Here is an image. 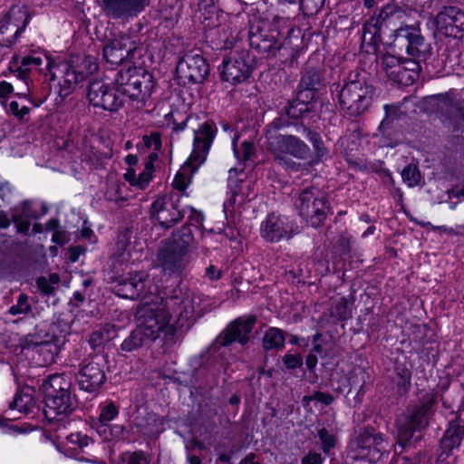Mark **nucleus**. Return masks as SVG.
<instances>
[{
	"label": "nucleus",
	"mask_w": 464,
	"mask_h": 464,
	"mask_svg": "<svg viewBox=\"0 0 464 464\" xmlns=\"http://www.w3.org/2000/svg\"><path fill=\"white\" fill-rule=\"evenodd\" d=\"M405 13L392 5H386L377 15L379 23L384 30V34L389 33L395 41L399 40L400 30L408 29L410 26L403 27V18Z\"/></svg>",
	"instance_id": "c85d7f7f"
},
{
	"label": "nucleus",
	"mask_w": 464,
	"mask_h": 464,
	"mask_svg": "<svg viewBox=\"0 0 464 464\" xmlns=\"http://www.w3.org/2000/svg\"><path fill=\"white\" fill-rule=\"evenodd\" d=\"M404 61L399 57L386 53L382 57V70L385 72L386 76L392 82L395 76H398L399 71Z\"/></svg>",
	"instance_id": "c03bdc74"
},
{
	"label": "nucleus",
	"mask_w": 464,
	"mask_h": 464,
	"mask_svg": "<svg viewBox=\"0 0 464 464\" xmlns=\"http://www.w3.org/2000/svg\"><path fill=\"white\" fill-rule=\"evenodd\" d=\"M150 214L160 227L169 228L185 217V208H179V199L173 195H165L152 203Z\"/></svg>",
	"instance_id": "a211bd4d"
},
{
	"label": "nucleus",
	"mask_w": 464,
	"mask_h": 464,
	"mask_svg": "<svg viewBox=\"0 0 464 464\" xmlns=\"http://www.w3.org/2000/svg\"><path fill=\"white\" fill-rule=\"evenodd\" d=\"M106 14L113 19L136 16L142 12L149 0H102Z\"/></svg>",
	"instance_id": "a878e982"
},
{
	"label": "nucleus",
	"mask_w": 464,
	"mask_h": 464,
	"mask_svg": "<svg viewBox=\"0 0 464 464\" xmlns=\"http://www.w3.org/2000/svg\"><path fill=\"white\" fill-rule=\"evenodd\" d=\"M28 24L26 10L22 6H13L0 18V45H11Z\"/></svg>",
	"instance_id": "f3484780"
},
{
	"label": "nucleus",
	"mask_w": 464,
	"mask_h": 464,
	"mask_svg": "<svg viewBox=\"0 0 464 464\" xmlns=\"http://www.w3.org/2000/svg\"><path fill=\"white\" fill-rule=\"evenodd\" d=\"M233 172L236 169L229 170L228 188L231 191V198L225 203V208L241 206L246 200H250L253 194L252 181L244 180L243 179H234Z\"/></svg>",
	"instance_id": "2f4dec72"
},
{
	"label": "nucleus",
	"mask_w": 464,
	"mask_h": 464,
	"mask_svg": "<svg viewBox=\"0 0 464 464\" xmlns=\"http://www.w3.org/2000/svg\"><path fill=\"white\" fill-rule=\"evenodd\" d=\"M464 439V426L450 423L440 440L438 459L446 460L455 449H458Z\"/></svg>",
	"instance_id": "c756f323"
},
{
	"label": "nucleus",
	"mask_w": 464,
	"mask_h": 464,
	"mask_svg": "<svg viewBox=\"0 0 464 464\" xmlns=\"http://www.w3.org/2000/svg\"><path fill=\"white\" fill-rule=\"evenodd\" d=\"M198 169V167L189 163V159H188L186 163L176 173L172 181L173 188L179 192H184L191 181L192 175Z\"/></svg>",
	"instance_id": "ea45409f"
},
{
	"label": "nucleus",
	"mask_w": 464,
	"mask_h": 464,
	"mask_svg": "<svg viewBox=\"0 0 464 464\" xmlns=\"http://www.w3.org/2000/svg\"><path fill=\"white\" fill-rule=\"evenodd\" d=\"M162 147L161 137L160 132L153 131L144 135L142 138V148L150 150H160Z\"/></svg>",
	"instance_id": "5fc2aeb1"
},
{
	"label": "nucleus",
	"mask_w": 464,
	"mask_h": 464,
	"mask_svg": "<svg viewBox=\"0 0 464 464\" xmlns=\"http://www.w3.org/2000/svg\"><path fill=\"white\" fill-rule=\"evenodd\" d=\"M324 458L321 453L309 451L308 454L304 456L301 459V464H323Z\"/></svg>",
	"instance_id": "774afa93"
},
{
	"label": "nucleus",
	"mask_w": 464,
	"mask_h": 464,
	"mask_svg": "<svg viewBox=\"0 0 464 464\" xmlns=\"http://www.w3.org/2000/svg\"><path fill=\"white\" fill-rule=\"evenodd\" d=\"M148 322L142 321L130 333L121 344V351L131 353L157 342L166 351L177 343L182 325L178 327L176 324H171V321H153V324L148 325Z\"/></svg>",
	"instance_id": "20e7f679"
},
{
	"label": "nucleus",
	"mask_w": 464,
	"mask_h": 464,
	"mask_svg": "<svg viewBox=\"0 0 464 464\" xmlns=\"http://www.w3.org/2000/svg\"><path fill=\"white\" fill-rule=\"evenodd\" d=\"M349 451L357 460L377 463L390 454L389 441L385 434L373 426L367 425L360 429L348 443Z\"/></svg>",
	"instance_id": "0eeeda50"
},
{
	"label": "nucleus",
	"mask_w": 464,
	"mask_h": 464,
	"mask_svg": "<svg viewBox=\"0 0 464 464\" xmlns=\"http://www.w3.org/2000/svg\"><path fill=\"white\" fill-rule=\"evenodd\" d=\"M436 321H430L429 324H411V341L416 343H430L437 341Z\"/></svg>",
	"instance_id": "473e14b6"
},
{
	"label": "nucleus",
	"mask_w": 464,
	"mask_h": 464,
	"mask_svg": "<svg viewBox=\"0 0 464 464\" xmlns=\"http://www.w3.org/2000/svg\"><path fill=\"white\" fill-rule=\"evenodd\" d=\"M109 338L105 336L102 330L93 331L90 336L88 343L92 350H96L98 347L103 345Z\"/></svg>",
	"instance_id": "052dcab7"
},
{
	"label": "nucleus",
	"mask_w": 464,
	"mask_h": 464,
	"mask_svg": "<svg viewBox=\"0 0 464 464\" xmlns=\"http://www.w3.org/2000/svg\"><path fill=\"white\" fill-rule=\"evenodd\" d=\"M120 403L106 399L98 404L97 417L91 419L90 426L103 442L133 444L139 441L145 434L143 426L137 419L123 424L113 423L120 417Z\"/></svg>",
	"instance_id": "f257e3e1"
},
{
	"label": "nucleus",
	"mask_w": 464,
	"mask_h": 464,
	"mask_svg": "<svg viewBox=\"0 0 464 464\" xmlns=\"http://www.w3.org/2000/svg\"><path fill=\"white\" fill-rule=\"evenodd\" d=\"M113 464H150L148 455L141 450L121 452Z\"/></svg>",
	"instance_id": "de8ad7c7"
},
{
	"label": "nucleus",
	"mask_w": 464,
	"mask_h": 464,
	"mask_svg": "<svg viewBox=\"0 0 464 464\" xmlns=\"http://www.w3.org/2000/svg\"><path fill=\"white\" fill-rule=\"evenodd\" d=\"M153 172L150 168L143 169L139 174L132 168L127 169L124 173V179L132 187L138 189H145L153 178Z\"/></svg>",
	"instance_id": "58836bf2"
},
{
	"label": "nucleus",
	"mask_w": 464,
	"mask_h": 464,
	"mask_svg": "<svg viewBox=\"0 0 464 464\" xmlns=\"http://www.w3.org/2000/svg\"><path fill=\"white\" fill-rule=\"evenodd\" d=\"M148 275L145 272L130 273L126 277L121 278L114 285V293L126 299H136L145 290Z\"/></svg>",
	"instance_id": "393cba45"
},
{
	"label": "nucleus",
	"mask_w": 464,
	"mask_h": 464,
	"mask_svg": "<svg viewBox=\"0 0 464 464\" xmlns=\"http://www.w3.org/2000/svg\"><path fill=\"white\" fill-rule=\"evenodd\" d=\"M295 207L299 216L314 227L324 221L329 211L325 197L315 188H306L300 192Z\"/></svg>",
	"instance_id": "ddd939ff"
},
{
	"label": "nucleus",
	"mask_w": 464,
	"mask_h": 464,
	"mask_svg": "<svg viewBox=\"0 0 464 464\" xmlns=\"http://www.w3.org/2000/svg\"><path fill=\"white\" fill-rule=\"evenodd\" d=\"M188 214L190 223L194 226H200L203 223L204 216L200 211L193 208H185V215Z\"/></svg>",
	"instance_id": "338daca9"
},
{
	"label": "nucleus",
	"mask_w": 464,
	"mask_h": 464,
	"mask_svg": "<svg viewBox=\"0 0 464 464\" xmlns=\"http://www.w3.org/2000/svg\"><path fill=\"white\" fill-rule=\"evenodd\" d=\"M193 243V236L188 227H183L172 235L158 254V261L165 272L179 273L188 263L187 254Z\"/></svg>",
	"instance_id": "6e6552de"
},
{
	"label": "nucleus",
	"mask_w": 464,
	"mask_h": 464,
	"mask_svg": "<svg viewBox=\"0 0 464 464\" xmlns=\"http://www.w3.org/2000/svg\"><path fill=\"white\" fill-rule=\"evenodd\" d=\"M285 334L284 332L278 328H269L264 336L263 346L265 350H280L285 346Z\"/></svg>",
	"instance_id": "37998d69"
},
{
	"label": "nucleus",
	"mask_w": 464,
	"mask_h": 464,
	"mask_svg": "<svg viewBox=\"0 0 464 464\" xmlns=\"http://www.w3.org/2000/svg\"><path fill=\"white\" fill-rule=\"evenodd\" d=\"M382 34H384V30H382L377 16H372L363 24L362 44L375 47L382 41Z\"/></svg>",
	"instance_id": "c9c22d12"
},
{
	"label": "nucleus",
	"mask_w": 464,
	"mask_h": 464,
	"mask_svg": "<svg viewBox=\"0 0 464 464\" xmlns=\"http://www.w3.org/2000/svg\"><path fill=\"white\" fill-rule=\"evenodd\" d=\"M115 82L122 97L125 95L138 103H144L153 88L151 74L140 67L118 72Z\"/></svg>",
	"instance_id": "1a4fd4ad"
},
{
	"label": "nucleus",
	"mask_w": 464,
	"mask_h": 464,
	"mask_svg": "<svg viewBox=\"0 0 464 464\" xmlns=\"http://www.w3.org/2000/svg\"><path fill=\"white\" fill-rule=\"evenodd\" d=\"M293 31L292 28H288L285 34L278 32L275 24L267 34L258 26L252 25L249 30V43L253 48L260 53L275 55L277 51L289 44L290 40L286 35L293 33Z\"/></svg>",
	"instance_id": "dca6fc26"
},
{
	"label": "nucleus",
	"mask_w": 464,
	"mask_h": 464,
	"mask_svg": "<svg viewBox=\"0 0 464 464\" xmlns=\"http://www.w3.org/2000/svg\"><path fill=\"white\" fill-rule=\"evenodd\" d=\"M30 311V305L28 304V297L24 295H21L18 298L17 304L13 305L9 309V313L12 315L26 314Z\"/></svg>",
	"instance_id": "bf43d9fd"
},
{
	"label": "nucleus",
	"mask_w": 464,
	"mask_h": 464,
	"mask_svg": "<svg viewBox=\"0 0 464 464\" xmlns=\"http://www.w3.org/2000/svg\"><path fill=\"white\" fill-rule=\"evenodd\" d=\"M232 145H233L235 156L237 159H240L242 160H247L254 154V151H255L254 144L250 141H244L241 144L240 149L238 150L237 148V139L233 138Z\"/></svg>",
	"instance_id": "3c124183"
},
{
	"label": "nucleus",
	"mask_w": 464,
	"mask_h": 464,
	"mask_svg": "<svg viewBox=\"0 0 464 464\" xmlns=\"http://www.w3.org/2000/svg\"><path fill=\"white\" fill-rule=\"evenodd\" d=\"M399 44L405 46L409 55L417 59H426L430 53L429 44L420 32L413 27L400 30Z\"/></svg>",
	"instance_id": "bb28decb"
},
{
	"label": "nucleus",
	"mask_w": 464,
	"mask_h": 464,
	"mask_svg": "<svg viewBox=\"0 0 464 464\" xmlns=\"http://www.w3.org/2000/svg\"><path fill=\"white\" fill-rule=\"evenodd\" d=\"M373 91V87L363 79L350 81L339 93L341 110L350 116L364 113L372 102Z\"/></svg>",
	"instance_id": "9d476101"
},
{
	"label": "nucleus",
	"mask_w": 464,
	"mask_h": 464,
	"mask_svg": "<svg viewBox=\"0 0 464 464\" xmlns=\"http://www.w3.org/2000/svg\"><path fill=\"white\" fill-rule=\"evenodd\" d=\"M64 321H53L52 324L48 326V328L44 332L40 331L38 334V341H46L49 343H56L57 339L63 340V345L67 342V330L62 328L61 323Z\"/></svg>",
	"instance_id": "a19ab883"
},
{
	"label": "nucleus",
	"mask_w": 464,
	"mask_h": 464,
	"mask_svg": "<svg viewBox=\"0 0 464 464\" xmlns=\"http://www.w3.org/2000/svg\"><path fill=\"white\" fill-rule=\"evenodd\" d=\"M352 304L343 296H336L332 299L330 316L333 319H347L351 316Z\"/></svg>",
	"instance_id": "49530a36"
},
{
	"label": "nucleus",
	"mask_w": 464,
	"mask_h": 464,
	"mask_svg": "<svg viewBox=\"0 0 464 464\" xmlns=\"http://www.w3.org/2000/svg\"><path fill=\"white\" fill-rule=\"evenodd\" d=\"M324 0H300V7L307 15L317 14L324 6Z\"/></svg>",
	"instance_id": "4d7b16f0"
},
{
	"label": "nucleus",
	"mask_w": 464,
	"mask_h": 464,
	"mask_svg": "<svg viewBox=\"0 0 464 464\" xmlns=\"http://www.w3.org/2000/svg\"><path fill=\"white\" fill-rule=\"evenodd\" d=\"M299 233L295 221L286 216L269 214L260 224V236L267 242L276 243L290 239Z\"/></svg>",
	"instance_id": "2eb2a0df"
},
{
	"label": "nucleus",
	"mask_w": 464,
	"mask_h": 464,
	"mask_svg": "<svg viewBox=\"0 0 464 464\" xmlns=\"http://www.w3.org/2000/svg\"><path fill=\"white\" fill-rule=\"evenodd\" d=\"M38 423L29 422L13 423L10 418L0 415V430L4 434L16 436L19 434H27L40 429Z\"/></svg>",
	"instance_id": "e433bc0d"
},
{
	"label": "nucleus",
	"mask_w": 464,
	"mask_h": 464,
	"mask_svg": "<svg viewBox=\"0 0 464 464\" xmlns=\"http://www.w3.org/2000/svg\"><path fill=\"white\" fill-rule=\"evenodd\" d=\"M92 441L91 438L82 432H73L66 436L64 450L66 454L76 458Z\"/></svg>",
	"instance_id": "4c0bfd02"
},
{
	"label": "nucleus",
	"mask_w": 464,
	"mask_h": 464,
	"mask_svg": "<svg viewBox=\"0 0 464 464\" xmlns=\"http://www.w3.org/2000/svg\"><path fill=\"white\" fill-rule=\"evenodd\" d=\"M188 121V117L183 118L179 111H170L165 115L167 127H170L176 133L186 129Z\"/></svg>",
	"instance_id": "8fccbe9b"
},
{
	"label": "nucleus",
	"mask_w": 464,
	"mask_h": 464,
	"mask_svg": "<svg viewBox=\"0 0 464 464\" xmlns=\"http://www.w3.org/2000/svg\"><path fill=\"white\" fill-rule=\"evenodd\" d=\"M420 345L422 346L420 350L421 357L427 358L428 361H432L434 364L437 363L440 360L437 342L430 343H420Z\"/></svg>",
	"instance_id": "6e6d98bb"
},
{
	"label": "nucleus",
	"mask_w": 464,
	"mask_h": 464,
	"mask_svg": "<svg viewBox=\"0 0 464 464\" xmlns=\"http://www.w3.org/2000/svg\"><path fill=\"white\" fill-rule=\"evenodd\" d=\"M439 32L446 36L462 38L464 36V12L455 6L444 7L435 17Z\"/></svg>",
	"instance_id": "4be33fe9"
},
{
	"label": "nucleus",
	"mask_w": 464,
	"mask_h": 464,
	"mask_svg": "<svg viewBox=\"0 0 464 464\" xmlns=\"http://www.w3.org/2000/svg\"><path fill=\"white\" fill-rule=\"evenodd\" d=\"M13 222L15 224L16 231L18 233L26 235L31 227V223L27 218L23 215L15 214L12 217Z\"/></svg>",
	"instance_id": "680f3d73"
},
{
	"label": "nucleus",
	"mask_w": 464,
	"mask_h": 464,
	"mask_svg": "<svg viewBox=\"0 0 464 464\" xmlns=\"http://www.w3.org/2000/svg\"><path fill=\"white\" fill-rule=\"evenodd\" d=\"M34 393L35 390L32 386L24 385L23 387H19L16 390L13 400L8 404V410L5 412L6 413L8 411H16L24 416L33 413V418L37 415V419L41 420L40 413L42 411L36 405Z\"/></svg>",
	"instance_id": "b1692460"
},
{
	"label": "nucleus",
	"mask_w": 464,
	"mask_h": 464,
	"mask_svg": "<svg viewBox=\"0 0 464 464\" xmlns=\"http://www.w3.org/2000/svg\"><path fill=\"white\" fill-rule=\"evenodd\" d=\"M419 64L411 60H404L401 70L399 71L398 76H395L393 82L409 86L411 85L418 75Z\"/></svg>",
	"instance_id": "79ce46f5"
},
{
	"label": "nucleus",
	"mask_w": 464,
	"mask_h": 464,
	"mask_svg": "<svg viewBox=\"0 0 464 464\" xmlns=\"http://www.w3.org/2000/svg\"><path fill=\"white\" fill-rule=\"evenodd\" d=\"M52 80H57L61 95L67 96L75 86L98 71V63L92 56L76 57L70 62L60 61L57 65L48 62Z\"/></svg>",
	"instance_id": "423d86ee"
},
{
	"label": "nucleus",
	"mask_w": 464,
	"mask_h": 464,
	"mask_svg": "<svg viewBox=\"0 0 464 464\" xmlns=\"http://www.w3.org/2000/svg\"><path fill=\"white\" fill-rule=\"evenodd\" d=\"M48 62L53 65H57L58 63L54 62L48 54L34 52L32 54L27 55L20 59L19 55L14 54L12 58V66L16 67V72L18 77L25 79L27 74L34 69L38 70L41 73L50 76L52 80V70L48 68Z\"/></svg>",
	"instance_id": "5701e85b"
},
{
	"label": "nucleus",
	"mask_w": 464,
	"mask_h": 464,
	"mask_svg": "<svg viewBox=\"0 0 464 464\" xmlns=\"http://www.w3.org/2000/svg\"><path fill=\"white\" fill-rule=\"evenodd\" d=\"M401 177L403 181L409 187H414L418 185L420 179V171L414 165H408L405 167L401 172Z\"/></svg>",
	"instance_id": "864d4df0"
},
{
	"label": "nucleus",
	"mask_w": 464,
	"mask_h": 464,
	"mask_svg": "<svg viewBox=\"0 0 464 464\" xmlns=\"http://www.w3.org/2000/svg\"><path fill=\"white\" fill-rule=\"evenodd\" d=\"M257 321H230L227 327L223 330L212 342L205 353L201 354L200 367H205L212 374L221 372L226 364V356L220 352L221 347H227L234 342L245 345L248 343V334Z\"/></svg>",
	"instance_id": "39448f33"
},
{
	"label": "nucleus",
	"mask_w": 464,
	"mask_h": 464,
	"mask_svg": "<svg viewBox=\"0 0 464 464\" xmlns=\"http://www.w3.org/2000/svg\"><path fill=\"white\" fill-rule=\"evenodd\" d=\"M411 369L405 363L395 362L392 382L395 385L397 394L400 396H405L409 393L411 387Z\"/></svg>",
	"instance_id": "f704fd0d"
},
{
	"label": "nucleus",
	"mask_w": 464,
	"mask_h": 464,
	"mask_svg": "<svg viewBox=\"0 0 464 464\" xmlns=\"http://www.w3.org/2000/svg\"><path fill=\"white\" fill-rule=\"evenodd\" d=\"M251 72L252 67L245 53H231L222 62L220 77L223 82L237 85L246 82Z\"/></svg>",
	"instance_id": "6ab92c4d"
},
{
	"label": "nucleus",
	"mask_w": 464,
	"mask_h": 464,
	"mask_svg": "<svg viewBox=\"0 0 464 464\" xmlns=\"http://www.w3.org/2000/svg\"><path fill=\"white\" fill-rule=\"evenodd\" d=\"M63 340L57 339L56 343H49L46 341H37L34 350L42 357V365H49L56 362V358L63 347Z\"/></svg>",
	"instance_id": "72a5a7b5"
},
{
	"label": "nucleus",
	"mask_w": 464,
	"mask_h": 464,
	"mask_svg": "<svg viewBox=\"0 0 464 464\" xmlns=\"http://www.w3.org/2000/svg\"><path fill=\"white\" fill-rule=\"evenodd\" d=\"M40 389L44 397L74 394L72 377L64 372L49 374L43 380Z\"/></svg>",
	"instance_id": "7c9ffc66"
},
{
	"label": "nucleus",
	"mask_w": 464,
	"mask_h": 464,
	"mask_svg": "<svg viewBox=\"0 0 464 464\" xmlns=\"http://www.w3.org/2000/svg\"><path fill=\"white\" fill-rule=\"evenodd\" d=\"M6 110L8 112L12 113L14 116L20 120L27 115L30 111V109L27 106H20V104L15 101H12Z\"/></svg>",
	"instance_id": "e2e57ef3"
},
{
	"label": "nucleus",
	"mask_w": 464,
	"mask_h": 464,
	"mask_svg": "<svg viewBox=\"0 0 464 464\" xmlns=\"http://www.w3.org/2000/svg\"><path fill=\"white\" fill-rule=\"evenodd\" d=\"M217 131V126L212 121H205L194 130L193 150L188 158L189 163L199 167L205 162Z\"/></svg>",
	"instance_id": "aec40b11"
},
{
	"label": "nucleus",
	"mask_w": 464,
	"mask_h": 464,
	"mask_svg": "<svg viewBox=\"0 0 464 464\" xmlns=\"http://www.w3.org/2000/svg\"><path fill=\"white\" fill-rule=\"evenodd\" d=\"M135 48V43L129 35L121 34L104 46L103 57L107 63L117 65L126 60Z\"/></svg>",
	"instance_id": "cd10ccee"
},
{
	"label": "nucleus",
	"mask_w": 464,
	"mask_h": 464,
	"mask_svg": "<svg viewBox=\"0 0 464 464\" xmlns=\"http://www.w3.org/2000/svg\"><path fill=\"white\" fill-rule=\"evenodd\" d=\"M314 150V159L310 161V165L316 164L320 162L324 157H325L328 153L327 149L324 147L323 140L318 141V143H314L313 145Z\"/></svg>",
	"instance_id": "0e129e2a"
},
{
	"label": "nucleus",
	"mask_w": 464,
	"mask_h": 464,
	"mask_svg": "<svg viewBox=\"0 0 464 464\" xmlns=\"http://www.w3.org/2000/svg\"><path fill=\"white\" fill-rule=\"evenodd\" d=\"M282 362L286 369L295 370L300 368L304 364V360L301 354L286 353L283 356Z\"/></svg>",
	"instance_id": "13d9d810"
},
{
	"label": "nucleus",
	"mask_w": 464,
	"mask_h": 464,
	"mask_svg": "<svg viewBox=\"0 0 464 464\" xmlns=\"http://www.w3.org/2000/svg\"><path fill=\"white\" fill-rule=\"evenodd\" d=\"M311 399L325 406L331 405L334 401V397L331 393L321 391H315L311 396Z\"/></svg>",
	"instance_id": "69168bd1"
},
{
	"label": "nucleus",
	"mask_w": 464,
	"mask_h": 464,
	"mask_svg": "<svg viewBox=\"0 0 464 464\" xmlns=\"http://www.w3.org/2000/svg\"><path fill=\"white\" fill-rule=\"evenodd\" d=\"M317 438L320 440L322 451L328 456L336 446L335 434L330 432L326 428H321L317 430Z\"/></svg>",
	"instance_id": "09e8293b"
},
{
	"label": "nucleus",
	"mask_w": 464,
	"mask_h": 464,
	"mask_svg": "<svg viewBox=\"0 0 464 464\" xmlns=\"http://www.w3.org/2000/svg\"><path fill=\"white\" fill-rule=\"evenodd\" d=\"M106 364L107 361L103 355L83 360L75 374L79 389L91 394L100 392L107 381Z\"/></svg>",
	"instance_id": "f8f14e48"
},
{
	"label": "nucleus",
	"mask_w": 464,
	"mask_h": 464,
	"mask_svg": "<svg viewBox=\"0 0 464 464\" xmlns=\"http://www.w3.org/2000/svg\"><path fill=\"white\" fill-rule=\"evenodd\" d=\"M44 407L40 416L44 425H55L54 430L65 429L71 423L70 416L77 408L75 394L44 397Z\"/></svg>",
	"instance_id": "9b49d317"
},
{
	"label": "nucleus",
	"mask_w": 464,
	"mask_h": 464,
	"mask_svg": "<svg viewBox=\"0 0 464 464\" xmlns=\"http://www.w3.org/2000/svg\"><path fill=\"white\" fill-rule=\"evenodd\" d=\"M176 71L183 83H197L205 80L209 69L201 55L187 54L179 62Z\"/></svg>",
	"instance_id": "412c9836"
},
{
	"label": "nucleus",
	"mask_w": 464,
	"mask_h": 464,
	"mask_svg": "<svg viewBox=\"0 0 464 464\" xmlns=\"http://www.w3.org/2000/svg\"><path fill=\"white\" fill-rule=\"evenodd\" d=\"M309 111L307 103L299 100L293 101L288 107L285 108V114L289 118L297 119L303 117L304 112Z\"/></svg>",
	"instance_id": "603ef678"
},
{
	"label": "nucleus",
	"mask_w": 464,
	"mask_h": 464,
	"mask_svg": "<svg viewBox=\"0 0 464 464\" xmlns=\"http://www.w3.org/2000/svg\"><path fill=\"white\" fill-rule=\"evenodd\" d=\"M280 120H275L266 131V149L274 155L276 163L290 170H299L301 164L292 158L304 160L310 153L306 143L295 135H284L277 130L285 126Z\"/></svg>",
	"instance_id": "7ed1b4c3"
},
{
	"label": "nucleus",
	"mask_w": 464,
	"mask_h": 464,
	"mask_svg": "<svg viewBox=\"0 0 464 464\" xmlns=\"http://www.w3.org/2000/svg\"><path fill=\"white\" fill-rule=\"evenodd\" d=\"M105 197L108 200L114 202L127 200L128 194L126 185L120 180H109Z\"/></svg>",
	"instance_id": "a18cd8bd"
},
{
	"label": "nucleus",
	"mask_w": 464,
	"mask_h": 464,
	"mask_svg": "<svg viewBox=\"0 0 464 464\" xmlns=\"http://www.w3.org/2000/svg\"><path fill=\"white\" fill-rule=\"evenodd\" d=\"M436 398L432 394L424 396L419 403L411 405L397 420V445L395 453H403L423 439V433L433 415Z\"/></svg>",
	"instance_id": "f03ea898"
},
{
	"label": "nucleus",
	"mask_w": 464,
	"mask_h": 464,
	"mask_svg": "<svg viewBox=\"0 0 464 464\" xmlns=\"http://www.w3.org/2000/svg\"><path fill=\"white\" fill-rule=\"evenodd\" d=\"M87 99L93 107L111 112L118 111L124 103L119 85L103 81H93L89 84Z\"/></svg>",
	"instance_id": "4468645a"
}]
</instances>
